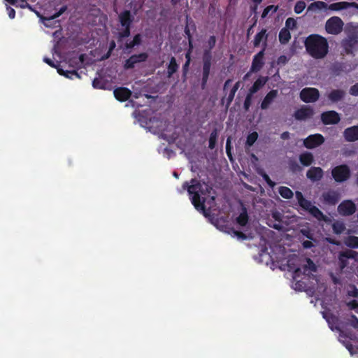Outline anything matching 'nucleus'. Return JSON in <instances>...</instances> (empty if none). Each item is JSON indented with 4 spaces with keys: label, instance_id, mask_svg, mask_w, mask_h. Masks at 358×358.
Instances as JSON below:
<instances>
[{
    "label": "nucleus",
    "instance_id": "obj_53",
    "mask_svg": "<svg viewBox=\"0 0 358 358\" xmlns=\"http://www.w3.org/2000/svg\"><path fill=\"white\" fill-rule=\"evenodd\" d=\"M350 322L351 326L355 329H358V318L355 315H351Z\"/></svg>",
    "mask_w": 358,
    "mask_h": 358
},
{
    "label": "nucleus",
    "instance_id": "obj_13",
    "mask_svg": "<svg viewBox=\"0 0 358 358\" xmlns=\"http://www.w3.org/2000/svg\"><path fill=\"white\" fill-rule=\"evenodd\" d=\"M338 211L343 216L352 215L356 211V206L352 201L345 200L338 205Z\"/></svg>",
    "mask_w": 358,
    "mask_h": 358
},
{
    "label": "nucleus",
    "instance_id": "obj_19",
    "mask_svg": "<svg viewBox=\"0 0 358 358\" xmlns=\"http://www.w3.org/2000/svg\"><path fill=\"white\" fill-rule=\"evenodd\" d=\"M322 198L324 203L328 205H335L340 199L339 194L336 191L333 190L323 192Z\"/></svg>",
    "mask_w": 358,
    "mask_h": 358
},
{
    "label": "nucleus",
    "instance_id": "obj_34",
    "mask_svg": "<svg viewBox=\"0 0 358 358\" xmlns=\"http://www.w3.org/2000/svg\"><path fill=\"white\" fill-rule=\"evenodd\" d=\"M344 243L349 248H358V236H350L345 238Z\"/></svg>",
    "mask_w": 358,
    "mask_h": 358
},
{
    "label": "nucleus",
    "instance_id": "obj_11",
    "mask_svg": "<svg viewBox=\"0 0 358 358\" xmlns=\"http://www.w3.org/2000/svg\"><path fill=\"white\" fill-rule=\"evenodd\" d=\"M148 58V55L146 52H141L139 54H134L125 60L124 63V68L125 69H131L134 68L136 64L144 62Z\"/></svg>",
    "mask_w": 358,
    "mask_h": 358
},
{
    "label": "nucleus",
    "instance_id": "obj_45",
    "mask_svg": "<svg viewBox=\"0 0 358 358\" xmlns=\"http://www.w3.org/2000/svg\"><path fill=\"white\" fill-rule=\"evenodd\" d=\"M253 95L249 92L247 93V95L245 96L244 103H243V108L245 111L249 110L250 107L252 104V100Z\"/></svg>",
    "mask_w": 358,
    "mask_h": 358
},
{
    "label": "nucleus",
    "instance_id": "obj_56",
    "mask_svg": "<svg viewBox=\"0 0 358 358\" xmlns=\"http://www.w3.org/2000/svg\"><path fill=\"white\" fill-rule=\"evenodd\" d=\"M262 177L264 178V180L266 182V183L271 187H273L274 185H275V182H273L271 178H269V176L266 174V173H264L262 175Z\"/></svg>",
    "mask_w": 358,
    "mask_h": 358
},
{
    "label": "nucleus",
    "instance_id": "obj_23",
    "mask_svg": "<svg viewBox=\"0 0 358 358\" xmlns=\"http://www.w3.org/2000/svg\"><path fill=\"white\" fill-rule=\"evenodd\" d=\"M278 96L276 90H271L267 93L261 103L260 107L262 110H266Z\"/></svg>",
    "mask_w": 358,
    "mask_h": 358
},
{
    "label": "nucleus",
    "instance_id": "obj_63",
    "mask_svg": "<svg viewBox=\"0 0 358 358\" xmlns=\"http://www.w3.org/2000/svg\"><path fill=\"white\" fill-rule=\"evenodd\" d=\"M188 43H189V49L187 51V52H189V56H191V53H192V51L193 50V41H192V39H188Z\"/></svg>",
    "mask_w": 358,
    "mask_h": 358
},
{
    "label": "nucleus",
    "instance_id": "obj_61",
    "mask_svg": "<svg viewBox=\"0 0 358 358\" xmlns=\"http://www.w3.org/2000/svg\"><path fill=\"white\" fill-rule=\"evenodd\" d=\"M348 306L351 309H355L358 308V302L356 300H352L348 303Z\"/></svg>",
    "mask_w": 358,
    "mask_h": 358
},
{
    "label": "nucleus",
    "instance_id": "obj_9",
    "mask_svg": "<svg viewBox=\"0 0 358 358\" xmlns=\"http://www.w3.org/2000/svg\"><path fill=\"white\" fill-rule=\"evenodd\" d=\"M320 97L319 90L313 87L303 88L300 92V98L305 103H313Z\"/></svg>",
    "mask_w": 358,
    "mask_h": 358
},
{
    "label": "nucleus",
    "instance_id": "obj_57",
    "mask_svg": "<svg viewBox=\"0 0 358 358\" xmlns=\"http://www.w3.org/2000/svg\"><path fill=\"white\" fill-rule=\"evenodd\" d=\"M135 46H136L134 41H131L129 42H127L125 44H124V49L125 50H129L128 52H130V50H131L132 48H134Z\"/></svg>",
    "mask_w": 358,
    "mask_h": 358
},
{
    "label": "nucleus",
    "instance_id": "obj_38",
    "mask_svg": "<svg viewBox=\"0 0 358 358\" xmlns=\"http://www.w3.org/2000/svg\"><path fill=\"white\" fill-rule=\"evenodd\" d=\"M328 6H329V4H327L326 2L317 1H315V2L312 3L309 6L308 9L309 10H310V9H318V10L328 9Z\"/></svg>",
    "mask_w": 358,
    "mask_h": 358
},
{
    "label": "nucleus",
    "instance_id": "obj_7",
    "mask_svg": "<svg viewBox=\"0 0 358 358\" xmlns=\"http://www.w3.org/2000/svg\"><path fill=\"white\" fill-rule=\"evenodd\" d=\"M212 64V55H209V52H203V66H202V78L201 87L202 90L206 89L208 80L209 79L210 71Z\"/></svg>",
    "mask_w": 358,
    "mask_h": 358
},
{
    "label": "nucleus",
    "instance_id": "obj_21",
    "mask_svg": "<svg viewBox=\"0 0 358 358\" xmlns=\"http://www.w3.org/2000/svg\"><path fill=\"white\" fill-rule=\"evenodd\" d=\"M306 176L312 182L319 181L323 177V170L320 167L312 166L308 170Z\"/></svg>",
    "mask_w": 358,
    "mask_h": 358
},
{
    "label": "nucleus",
    "instance_id": "obj_16",
    "mask_svg": "<svg viewBox=\"0 0 358 358\" xmlns=\"http://www.w3.org/2000/svg\"><path fill=\"white\" fill-rule=\"evenodd\" d=\"M264 56V50H262L257 54H256L252 59V65L250 67V72H258L263 67Z\"/></svg>",
    "mask_w": 358,
    "mask_h": 358
},
{
    "label": "nucleus",
    "instance_id": "obj_42",
    "mask_svg": "<svg viewBox=\"0 0 358 358\" xmlns=\"http://www.w3.org/2000/svg\"><path fill=\"white\" fill-rule=\"evenodd\" d=\"M92 86L96 89H105L106 82L101 78H95L92 81Z\"/></svg>",
    "mask_w": 358,
    "mask_h": 358
},
{
    "label": "nucleus",
    "instance_id": "obj_52",
    "mask_svg": "<svg viewBox=\"0 0 358 358\" xmlns=\"http://www.w3.org/2000/svg\"><path fill=\"white\" fill-rule=\"evenodd\" d=\"M287 62H288L287 57L285 55H281L277 59V64L278 66H282L285 65Z\"/></svg>",
    "mask_w": 358,
    "mask_h": 358
},
{
    "label": "nucleus",
    "instance_id": "obj_26",
    "mask_svg": "<svg viewBox=\"0 0 358 358\" xmlns=\"http://www.w3.org/2000/svg\"><path fill=\"white\" fill-rule=\"evenodd\" d=\"M299 162L304 166H309L314 162V157L311 152H305L300 155Z\"/></svg>",
    "mask_w": 358,
    "mask_h": 358
},
{
    "label": "nucleus",
    "instance_id": "obj_58",
    "mask_svg": "<svg viewBox=\"0 0 358 358\" xmlns=\"http://www.w3.org/2000/svg\"><path fill=\"white\" fill-rule=\"evenodd\" d=\"M274 228L278 230H282V231H289L290 229L289 227V224H287V227H283L280 224H274Z\"/></svg>",
    "mask_w": 358,
    "mask_h": 358
},
{
    "label": "nucleus",
    "instance_id": "obj_50",
    "mask_svg": "<svg viewBox=\"0 0 358 358\" xmlns=\"http://www.w3.org/2000/svg\"><path fill=\"white\" fill-rule=\"evenodd\" d=\"M132 41L136 46L140 45L143 41V36L141 34H137L134 36Z\"/></svg>",
    "mask_w": 358,
    "mask_h": 358
},
{
    "label": "nucleus",
    "instance_id": "obj_17",
    "mask_svg": "<svg viewBox=\"0 0 358 358\" xmlns=\"http://www.w3.org/2000/svg\"><path fill=\"white\" fill-rule=\"evenodd\" d=\"M291 29V17H287L285 22V27L282 28L279 33V41L280 43H288L291 38L289 29Z\"/></svg>",
    "mask_w": 358,
    "mask_h": 358
},
{
    "label": "nucleus",
    "instance_id": "obj_41",
    "mask_svg": "<svg viewBox=\"0 0 358 358\" xmlns=\"http://www.w3.org/2000/svg\"><path fill=\"white\" fill-rule=\"evenodd\" d=\"M216 44V37L210 36L207 41L208 48L205 49L203 52H209V55H212L211 50L214 48Z\"/></svg>",
    "mask_w": 358,
    "mask_h": 358
},
{
    "label": "nucleus",
    "instance_id": "obj_27",
    "mask_svg": "<svg viewBox=\"0 0 358 358\" xmlns=\"http://www.w3.org/2000/svg\"><path fill=\"white\" fill-rule=\"evenodd\" d=\"M302 269L305 275H309L313 272L317 271V266L311 259L307 258L306 264L302 266Z\"/></svg>",
    "mask_w": 358,
    "mask_h": 358
},
{
    "label": "nucleus",
    "instance_id": "obj_51",
    "mask_svg": "<svg viewBox=\"0 0 358 358\" xmlns=\"http://www.w3.org/2000/svg\"><path fill=\"white\" fill-rule=\"evenodd\" d=\"M349 92L352 96H358V83L350 87Z\"/></svg>",
    "mask_w": 358,
    "mask_h": 358
},
{
    "label": "nucleus",
    "instance_id": "obj_8",
    "mask_svg": "<svg viewBox=\"0 0 358 358\" xmlns=\"http://www.w3.org/2000/svg\"><path fill=\"white\" fill-rule=\"evenodd\" d=\"M343 25L344 23L341 17L333 16L327 20L325 30L328 34L337 35L342 31Z\"/></svg>",
    "mask_w": 358,
    "mask_h": 358
},
{
    "label": "nucleus",
    "instance_id": "obj_15",
    "mask_svg": "<svg viewBox=\"0 0 358 358\" xmlns=\"http://www.w3.org/2000/svg\"><path fill=\"white\" fill-rule=\"evenodd\" d=\"M350 8L358 9V3L356 2L338 1L329 4L328 6V9L332 11H340Z\"/></svg>",
    "mask_w": 358,
    "mask_h": 358
},
{
    "label": "nucleus",
    "instance_id": "obj_54",
    "mask_svg": "<svg viewBox=\"0 0 358 358\" xmlns=\"http://www.w3.org/2000/svg\"><path fill=\"white\" fill-rule=\"evenodd\" d=\"M348 295L355 298L358 297V289L356 286H352V290L348 291Z\"/></svg>",
    "mask_w": 358,
    "mask_h": 358
},
{
    "label": "nucleus",
    "instance_id": "obj_31",
    "mask_svg": "<svg viewBox=\"0 0 358 358\" xmlns=\"http://www.w3.org/2000/svg\"><path fill=\"white\" fill-rule=\"evenodd\" d=\"M58 73L61 76H64L66 78L73 79V77L80 78V75L76 70H66L64 71L62 68H58Z\"/></svg>",
    "mask_w": 358,
    "mask_h": 358
},
{
    "label": "nucleus",
    "instance_id": "obj_29",
    "mask_svg": "<svg viewBox=\"0 0 358 358\" xmlns=\"http://www.w3.org/2000/svg\"><path fill=\"white\" fill-rule=\"evenodd\" d=\"M178 69V64L174 57H171L169 64L167 66V76L171 78Z\"/></svg>",
    "mask_w": 358,
    "mask_h": 358
},
{
    "label": "nucleus",
    "instance_id": "obj_44",
    "mask_svg": "<svg viewBox=\"0 0 358 358\" xmlns=\"http://www.w3.org/2000/svg\"><path fill=\"white\" fill-rule=\"evenodd\" d=\"M185 58L186 62L182 66V74L184 77H186L191 62V56H189V52H186Z\"/></svg>",
    "mask_w": 358,
    "mask_h": 358
},
{
    "label": "nucleus",
    "instance_id": "obj_40",
    "mask_svg": "<svg viewBox=\"0 0 358 358\" xmlns=\"http://www.w3.org/2000/svg\"><path fill=\"white\" fill-rule=\"evenodd\" d=\"M124 29L122 31H119L117 34V40L118 42L122 41L124 38L129 37L131 34V27H123Z\"/></svg>",
    "mask_w": 358,
    "mask_h": 358
},
{
    "label": "nucleus",
    "instance_id": "obj_30",
    "mask_svg": "<svg viewBox=\"0 0 358 358\" xmlns=\"http://www.w3.org/2000/svg\"><path fill=\"white\" fill-rule=\"evenodd\" d=\"M248 222V215L245 208H243L242 212L236 218V222L241 227H245Z\"/></svg>",
    "mask_w": 358,
    "mask_h": 358
},
{
    "label": "nucleus",
    "instance_id": "obj_32",
    "mask_svg": "<svg viewBox=\"0 0 358 358\" xmlns=\"http://www.w3.org/2000/svg\"><path fill=\"white\" fill-rule=\"evenodd\" d=\"M266 30L263 29L262 31L258 32L255 36L253 44L255 47H257L260 45L261 42L264 39L266 40Z\"/></svg>",
    "mask_w": 358,
    "mask_h": 358
},
{
    "label": "nucleus",
    "instance_id": "obj_2",
    "mask_svg": "<svg viewBox=\"0 0 358 358\" xmlns=\"http://www.w3.org/2000/svg\"><path fill=\"white\" fill-rule=\"evenodd\" d=\"M183 189H187L191 196L192 203L194 205L197 210L205 211V198H201V195H205L206 192L208 191V186L206 189H203V185L196 179L191 180V185L188 182H185L182 185Z\"/></svg>",
    "mask_w": 358,
    "mask_h": 358
},
{
    "label": "nucleus",
    "instance_id": "obj_12",
    "mask_svg": "<svg viewBox=\"0 0 358 358\" xmlns=\"http://www.w3.org/2000/svg\"><path fill=\"white\" fill-rule=\"evenodd\" d=\"M340 120V115L335 110H329L321 114V121L325 125L336 124Z\"/></svg>",
    "mask_w": 358,
    "mask_h": 358
},
{
    "label": "nucleus",
    "instance_id": "obj_35",
    "mask_svg": "<svg viewBox=\"0 0 358 358\" xmlns=\"http://www.w3.org/2000/svg\"><path fill=\"white\" fill-rule=\"evenodd\" d=\"M334 233L336 234H341L345 230V225L341 221H336L332 224Z\"/></svg>",
    "mask_w": 358,
    "mask_h": 358
},
{
    "label": "nucleus",
    "instance_id": "obj_55",
    "mask_svg": "<svg viewBox=\"0 0 358 358\" xmlns=\"http://www.w3.org/2000/svg\"><path fill=\"white\" fill-rule=\"evenodd\" d=\"M226 152H227V154L228 157H229V159H231V140H230V138H228L227 140Z\"/></svg>",
    "mask_w": 358,
    "mask_h": 358
},
{
    "label": "nucleus",
    "instance_id": "obj_22",
    "mask_svg": "<svg viewBox=\"0 0 358 358\" xmlns=\"http://www.w3.org/2000/svg\"><path fill=\"white\" fill-rule=\"evenodd\" d=\"M118 19L122 27H131L134 17L130 10H126L120 13Z\"/></svg>",
    "mask_w": 358,
    "mask_h": 358
},
{
    "label": "nucleus",
    "instance_id": "obj_60",
    "mask_svg": "<svg viewBox=\"0 0 358 358\" xmlns=\"http://www.w3.org/2000/svg\"><path fill=\"white\" fill-rule=\"evenodd\" d=\"M7 10L9 17L10 19H13L15 16V10L13 8L9 6L7 8Z\"/></svg>",
    "mask_w": 358,
    "mask_h": 358
},
{
    "label": "nucleus",
    "instance_id": "obj_18",
    "mask_svg": "<svg viewBox=\"0 0 358 358\" xmlns=\"http://www.w3.org/2000/svg\"><path fill=\"white\" fill-rule=\"evenodd\" d=\"M113 94L117 100L124 102L130 98L131 91L127 87H120L114 90Z\"/></svg>",
    "mask_w": 358,
    "mask_h": 358
},
{
    "label": "nucleus",
    "instance_id": "obj_4",
    "mask_svg": "<svg viewBox=\"0 0 358 358\" xmlns=\"http://www.w3.org/2000/svg\"><path fill=\"white\" fill-rule=\"evenodd\" d=\"M341 55L355 56L358 50V31L355 29L347 31V36L341 41Z\"/></svg>",
    "mask_w": 358,
    "mask_h": 358
},
{
    "label": "nucleus",
    "instance_id": "obj_25",
    "mask_svg": "<svg viewBox=\"0 0 358 358\" xmlns=\"http://www.w3.org/2000/svg\"><path fill=\"white\" fill-rule=\"evenodd\" d=\"M345 95V92L343 90H333L328 94V98L331 102L336 103L341 101Z\"/></svg>",
    "mask_w": 358,
    "mask_h": 358
},
{
    "label": "nucleus",
    "instance_id": "obj_28",
    "mask_svg": "<svg viewBox=\"0 0 358 358\" xmlns=\"http://www.w3.org/2000/svg\"><path fill=\"white\" fill-rule=\"evenodd\" d=\"M258 136L259 135L257 131H252L248 135L245 143V148L246 151H248V150L254 145L257 141Z\"/></svg>",
    "mask_w": 358,
    "mask_h": 358
},
{
    "label": "nucleus",
    "instance_id": "obj_62",
    "mask_svg": "<svg viewBox=\"0 0 358 358\" xmlns=\"http://www.w3.org/2000/svg\"><path fill=\"white\" fill-rule=\"evenodd\" d=\"M115 45H115V41H112L110 43V44H109V51H108V54H107V55H106V58H108V57H109V55H110V52H111L113 50H114V49H115Z\"/></svg>",
    "mask_w": 358,
    "mask_h": 358
},
{
    "label": "nucleus",
    "instance_id": "obj_14",
    "mask_svg": "<svg viewBox=\"0 0 358 358\" xmlns=\"http://www.w3.org/2000/svg\"><path fill=\"white\" fill-rule=\"evenodd\" d=\"M313 114V109L310 106H303L295 111L294 116L296 120H306L312 117Z\"/></svg>",
    "mask_w": 358,
    "mask_h": 358
},
{
    "label": "nucleus",
    "instance_id": "obj_36",
    "mask_svg": "<svg viewBox=\"0 0 358 358\" xmlns=\"http://www.w3.org/2000/svg\"><path fill=\"white\" fill-rule=\"evenodd\" d=\"M218 136L217 130L213 129L209 136L208 139V148L211 150L214 149L216 145L217 138Z\"/></svg>",
    "mask_w": 358,
    "mask_h": 358
},
{
    "label": "nucleus",
    "instance_id": "obj_1",
    "mask_svg": "<svg viewBox=\"0 0 358 358\" xmlns=\"http://www.w3.org/2000/svg\"><path fill=\"white\" fill-rule=\"evenodd\" d=\"M308 54L313 58H324L329 52V43L326 38L318 34L309 35L304 41Z\"/></svg>",
    "mask_w": 358,
    "mask_h": 358
},
{
    "label": "nucleus",
    "instance_id": "obj_64",
    "mask_svg": "<svg viewBox=\"0 0 358 358\" xmlns=\"http://www.w3.org/2000/svg\"><path fill=\"white\" fill-rule=\"evenodd\" d=\"M235 234L238 237L241 238L242 239L246 238L245 234L241 231H236Z\"/></svg>",
    "mask_w": 358,
    "mask_h": 358
},
{
    "label": "nucleus",
    "instance_id": "obj_48",
    "mask_svg": "<svg viewBox=\"0 0 358 358\" xmlns=\"http://www.w3.org/2000/svg\"><path fill=\"white\" fill-rule=\"evenodd\" d=\"M67 10V6H63L62 7L60 8V9L56 12L53 15H52L51 17H50L48 20H55L57 17H59V16H61L66 10Z\"/></svg>",
    "mask_w": 358,
    "mask_h": 358
},
{
    "label": "nucleus",
    "instance_id": "obj_49",
    "mask_svg": "<svg viewBox=\"0 0 358 358\" xmlns=\"http://www.w3.org/2000/svg\"><path fill=\"white\" fill-rule=\"evenodd\" d=\"M236 91L231 89V90L228 94V96L226 99L227 100V104H226L227 108H228L230 106V104L231 103V102L233 101L235 94H236Z\"/></svg>",
    "mask_w": 358,
    "mask_h": 358
},
{
    "label": "nucleus",
    "instance_id": "obj_3",
    "mask_svg": "<svg viewBox=\"0 0 358 358\" xmlns=\"http://www.w3.org/2000/svg\"><path fill=\"white\" fill-rule=\"evenodd\" d=\"M273 257L271 256L274 262L281 271H287L285 274L287 278H289V272L291 271V250H286L285 248L282 245H278L274 251Z\"/></svg>",
    "mask_w": 358,
    "mask_h": 358
},
{
    "label": "nucleus",
    "instance_id": "obj_5",
    "mask_svg": "<svg viewBox=\"0 0 358 358\" xmlns=\"http://www.w3.org/2000/svg\"><path fill=\"white\" fill-rule=\"evenodd\" d=\"M296 197L299 206L303 210L308 212L313 217L319 221H325L327 220V217L323 214V213L317 207L313 206L310 201L305 199L301 192H296Z\"/></svg>",
    "mask_w": 358,
    "mask_h": 358
},
{
    "label": "nucleus",
    "instance_id": "obj_10",
    "mask_svg": "<svg viewBox=\"0 0 358 358\" xmlns=\"http://www.w3.org/2000/svg\"><path fill=\"white\" fill-rule=\"evenodd\" d=\"M324 141V137L322 134H310L303 140V145L308 149H314L322 145Z\"/></svg>",
    "mask_w": 358,
    "mask_h": 358
},
{
    "label": "nucleus",
    "instance_id": "obj_33",
    "mask_svg": "<svg viewBox=\"0 0 358 358\" xmlns=\"http://www.w3.org/2000/svg\"><path fill=\"white\" fill-rule=\"evenodd\" d=\"M189 25H192L193 29H196V26H195L194 21L188 15H187L186 16V24H185V27L184 29V32H185V35L187 36V39L192 38V36L190 32V29L189 28Z\"/></svg>",
    "mask_w": 358,
    "mask_h": 358
},
{
    "label": "nucleus",
    "instance_id": "obj_24",
    "mask_svg": "<svg viewBox=\"0 0 358 358\" xmlns=\"http://www.w3.org/2000/svg\"><path fill=\"white\" fill-rule=\"evenodd\" d=\"M267 78L265 77L260 76L259 77L255 83L252 84V85L250 87L248 90L249 93L254 95L255 93H257L259 90H261L266 83Z\"/></svg>",
    "mask_w": 358,
    "mask_h": 358
},
{
    "label": "nucleus",
    "instance_id": "obj_43",
    "mask_svg": "<svg viewBox=\"0 0 358 358\" xmlns=\"http://www.w3.org/2000/svg\"><path fill=\"white\" fill-rule=\"evenodd\" d=\"M279 194L285 199H291V189L287 187H280L279 188Z\"/></svg>",
    "mask_w": 358,
    "mask_h": 358
},
{
    "label": "nucleus",
    "instance_id": "obj_46",
    "mask_svg": "<svg viewBox=\"0 0 358 358\" xmlns=\"http://www.w3.org/2000/svg\"><path fill=\"white\" fill-rule=\"evenodd\" d=\"M306 6V3L303 1H298L294 6V12L298 14L302 13L305 9Z\"/></svg>",
    "mask_w": 358,
    "mask_h": 358
},
{
    "label": "nucleus",
    "instance_id": "obj_20",
    "mask_svg": "<svg viewBox=\"0 0 358 358\" xmlns=\"http://www.w3.org/2000/svg\"><path fill=\"white\" fill-rule=\"evenodd\" d=\"M343 136L348 142L358 141V125L346 128L343 131Z\"/></svg>",
    "mask_w": 358,
    "mask_h": 358
},
{
    "label": "nucleus",
    "instance_id": "obj_47",
    "mask_svg": "<svg viewBox=\"0 0 358 358\" xmlns=\"http://www.w3.org/2000/svg\"><path fill=\"white\" fill-rule=\"evenodd\" d=\"M43 62L45 63H46L47 64H48L50 66H51L52 68H55L57 71H58V68H61L59 62H57V63L55 64L51 59H50L48 57H44Z\"/></svg>",
    "mask_w": 358,
    "mask_h": 358
},
{
    "label": "nucleus",
    "instance_id": "obj_6",
    "mask_svg": "<svg viewBox=\"0 0 358 358\" xmlns=\"http://www.w3.org/2000/svg\"><path fill=\"white\" fill-rule=\"evenodd\" d=\"M350 169L346 164H341L335 166L331 170V176L337 182H343L350 177Z\"/></svg>",
    "mask_w": 358,
    "mask_h": 358
},
{
    "label": "nucleus",
    "instance_id": "obj_59",
    "mask_svg": "<svg viewBox=\"0 0 358 358\" xmlns=\"http://www.w3.org/2000/svg\"><path fill=\"white\" fill-rule=\"evenodd\" d=\"M302 245H303V248L309 249L313 246V244L310 241L306 240L302 243Z\"/></svg>",
    "mask_w": 358,
    "mask_h": 358
},
{
    "label": "nucleus",
    "instance_id": "obj_39",
    "mask_svg": "<svg viewBox=\"0 0 358 358\" xmlns=\"http://www.w3.org/2000/svg\"><path fill=\"white\" fill-rule=\"evenodd\" d=\"M278 6L270 5V6H266L262 12V18L266 17L270 13H271V15H273L278 10Z\"/></svg>",
    "mask_w": 358,
    "mask_h": 358
},
{
    "label": "nucleus",
    "instance_id": "obj_37",
    "mask_svg": "<svg viewBox=\"0 0 358 358\" xmlns=\"http://www.w3.org/2000/svg\"><path fill=\"white\" fill-rule=\"evenodd\" d=\"M327 322H328L329 327L331 330H340L339 327L338 326H334L338 324V317L334 315H331L327 318H326Z\"/></svg>",
    "mask_w": 358,
    "mask_h": 358
}]
</instances>
